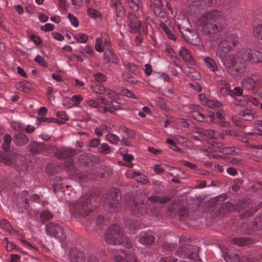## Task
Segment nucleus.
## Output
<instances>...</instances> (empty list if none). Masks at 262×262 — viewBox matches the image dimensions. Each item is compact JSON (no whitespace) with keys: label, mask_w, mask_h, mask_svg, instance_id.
I'll return each instance as SVG.
<instances>
[{"label":"nucleus","mask_w":262,"mask_h":262,"mask_svg":"<svg viewBox=\"0 0 262 262\" xmlns=\"http://www.w3.org/2000/svg\"><path fill=\"white\" fill-rule=\"evenodd\" d=\"M93 76L95 80L99 83L103 82L106 80V76L100 72H97L94 74Z\"/></svg>","instance_id":"nucleus-44"},{"label":"nucleus","mask_w":262,"mask_h":262,"mask_svg":"<svg viewBox=\"0 0 262 262\" xmlns=\"http://www.w3.org/2000/svg\"><path fill=\"white\" fill-rule=\"evenodd\" d=\"M233 242L239 246H245L249 243L246 238H235L233 239Z\"/></svg>","instance_id":"nucleus-50"},{"label":"nucleus","mask_w":262,"mask_h":262,"mask_svg":"<svg viewBox=\"0 0 262 262\" xmlns=\"http://www.w3.org/2000/svg\"><path fill=\"white\" fill-rule=\"evenodd\" d=\"M234 148L233 147H225L224 146L223 149L222 150V153L224 154H231L234 151Z\"/></svg>","instance_id":"nucleus-59"},{"label":"nucleus","mask_w":262,"mask_h":262,"mask_svg":"<svg viewBox=\"0 0 262 262\" xmlns=\"http://www.w3.org/2000/svg\"><path fill=\"white\" fill-rule=\"evenodd\" d=\"M145 74L147 76H149L150 75H151L152 72L151 66L149 63H146L145 65Z\"/></svg>","instance_id":"nucleus-63"},{"label":"nucleus","mask_w":262,"mask_h":262,"mask_svg":"<svg viewBox=\"0 0 262 262\" xmlns=\"http://www.w3.org/2000/svg\"><path fill=\"white\" fill-rule=\"evenodd\" d=\"M70 99L73 102V105H77L82 100L83 98L81 95H76L73 96Z\"/></svg>","instance_id":"nucleus-52"},{"label":"nucleus","mask_w":262,"mask_h":262,"mask_svg":"<svg viewBox=\"0 0 262 262\" xmlns=\"http://www.w3.org/2000/svg\"><path fill=\"white\" fill-rule=\"evenodd\" d=\"M253 34L257 39L262 40V24H258L253 27Z\"/></svg>","instance_id":"nucleus-33"},{"label":"nucleus","mask_w":262,"mask_h":262,"mask_svg":"<svg viewBox=\"0 0 262 262\" xmlns=\"http://www.w3.org/2000/svg\"><path fill=\"white\" fill-rule=\"evenodd\" d=\"M70 257L72 262H85L84 253L76 248L71 249Z\"/></svg>","instance_id":"nucleus-14"},{"label":"nucleus","mask_w":262,"mask_h":262,"mask_svg":"<svg viewBox=\"0 0 262 262\" xmlns=\"http://www.w3.org/2000/svg\"><path fill=\"white\" fill-rule=\"evenodd\" d=\"M119 192L117 190H114L106 195V203L108 204L111 208H112L111 211L117 212L120 208V204L118 202Z\"/></svg>","instance_id":"nucleus-11"},{"label":"nucleus","mask_w":262,"mask_h":262,"mask_svg":"<svg viewBox=\"0 0 262 262\" xmlns=\"http://www.w3.org/2000/svg\"><path fill=\"white\" fill-rule=\"evenodd\" d=\"M196 23L206 34L218 33L227 25V20L222 12L216 10L204 13Z\"/></svg>","instance_id":"nucleus-1"},{"label":"nucleus","mask_w":262,"mask_h":262,"mask_svg":"<svg viewBox=\"0 0 262 262\" xmlns=\"http://www.w3.org/2000/svg\"><path fill=\"white\" fill-rule=\"evenodd\" d=\"M220 84L223 85L221 89V92L224 94H228L233 97L234 96H241L243 94V90L239 86H236L232 90H230V85L226 81L221 80Z\"/></svg>","instance_id":"nucleus-12"},{"label":"nucleus","mask_w":262,"mask_h":262,"mask_svg":"<svg viewBox=\"0 0 262 262\" xmlns=\"http://www.w3.org/2000/svg\"><path fill=\"white\" fill-rule=\"evenodd\" d=\"M11 127L16 131H21L23 129V126L21 124L17 121H12L10 123Z\"/></svg>","instance_id":"nucleus-49"},{"label":"nucleus","mask_w":262,"mask_h":262,"mask_svg":"<svg viewBox=\"0 0 262 262\" xmlns=\"http://www.w3.org/2000/svg\"><path fill=\"white\" fill-rule=\"evenodd\" d=\"M90 89L94 93L100 95H104L105 91V87L101 84L91 85Z\"/></svg>","instance_id":"nucleus-35"},{"label":"nucleus","mask_w":262,"mask_h":262,"mask_svg":"<svg viewBox=\"0 0 262 262\" xmlns=\"http://www.w3.org/2000/svg\"><path fill=\"white\" fill-rule=\"evenodd\" d=\"M56 116L58 119H53L52 121L59 124H64L65 121L69 119V117L64 111H58L56 113Z\"/></svg>","instance_id":"nucleus-23"},{"label":"nucleus","mask_w":262,"mask_h":262,"mask_svg":"<svg viewBox=\"0 0 262 262\" xmlns=\"http://www.w3.org/2000/svg\"><path fill=\"white\" fill-rule=\"evenodd\" d=\"M113 5L116 7V14L117 19L119 20H121L125 13V9L123 6L119 1H116L114 2Z\"/></svg>","instance_id":"nucleus-24"},{"label":"nucleus","mask_w":262,"mask_h":262,"mask_svg":"<svg viewBox=\"0 0 262 262\" xmlns=\"http://www.w3.org/2000/svg\"><path fill=\"white\" fill-rule=\"evenodd\" d=\"M29 139L25 135L16 134L14 137V142L17 145H23L28 143Z\"/></svg>","instance_id":"nucleus-25"},{"label":"nucleus","mask_w":262,"mask_h":262,"mask_svg":"<svg viewBox=\"0 0 262 262\" xmlns=\"http://www.w3.org/2000/svg\"><path fill=\"white\" fill-rule=\"evenodd\" d=\"M69 59L71 61H76L78 62H82L83 61V58L81 57H80L77 55L73 54L69 57Z\"/></svg>","instance_id":"nucleus-62"},{"label":"nucleus","mask_w":262,"mask_h":262,"mask_svg":"<svg viewBox=\"0 0 262 262\" xmlns=\"http://www.w3.org/2000/svg\"><path fill=\"white\" fill-rule=\"evenodd\" d=\"M54 25L51 23H47L45 25L42 26L40 28L41 30L45 32L52 31L54 29Z\"/></svg>","instance_id":"nucleus-54"},{"label":"nucleus","mask_w":262,"mask_h":262,"mask_svg":"<svg viewBox=\"0 0 262 262\" xmlns=\"http://www.w3.org/2000/svg\"><path fill=\"white\" fill-rule=\"evenodd\" d=\"M109 42L103 36L97 38L95 42V49L98 52H102L104 50V46L108 45Z\"/></svg>","instance_id":"nucleus-22"},{"label":"nucleus","mask_w":262,"mask_h":262,"mask_svg":"<svg viewBox=\"0 0 262 262\" xmlns=\"http://www.w3.org/2000/svg\"><path fill=\"white\" fill-rule=\"evenodd\" d=\"M53 215L49 211L43 210L41 211L40 214V217L41 220H50L53 218Z\"/></svg>","instance_id":"nucleus-47"},{"label":"nucleus","mask_w":262,"mask_h":262,"mask_svg":"<svg viewBox=\"0 0 262 262\" xmlns=\"http://www.w3.org/2000/svg\"><path fill=\"white\" fill-rule=\"evenodd\" d=\"M98 151L103 154H108L111 152V147L107 144L103 143L98 148Z\"/></svg>","instance_id":"nucleus-41"},{"label":"nucleus","mask_w":262,"mask_h":262,"mask_svg":"<svg viewBox=\"0 0 262 262\" xmlns=\"http://www.w3.org/2000/svg\"><path fill=\"white\" fill-rule=\"evenodd\" d=\"M52 35L53 37L57 40L62 41L64 39L63 36L59 33L56 32H53L52 33Z\"/></svg>","instance_id":"nucleus-61"},{"label":"nucleus","mask_w":262,"mask_h":262,"mask_svg":"<svg viewBox=\"0 0 262 262\" xmlns=\"http://www.w3.org/2000/svg\"><path fill=\"white\" fill-rule=\"evenodd\" d=\"M104 95H106L111 99H114L117 97L116 93L110 89H105Z\"/></svg>","instance_id":"nucleus-55"},{"label":"nucleus","mask_w":262,"mask_h":262,"mask_svg":"<svg viewBox=\"0 0 262 262\" xmlns=\"http://www.w3.org/2000/svg\"><path fill=\"white\" fill-rule=\"evenodd\" d=\"M53 119V118L45 117L44 116H38L37 118V120L39 122H53V121H52V119Z\"/></svg>","instance_id":"nucleus-60"},{"label":"nucleus","mask_w":262,"mask_h":262,"mask_svg":"<svg viewBox=\"0 0 262 262\" xmlns=\"http://www.w3.org/2000/svg\"><path fill=\"white\" fill-rule=\"evenodd\" d=\"M191 117L196 121L201 122H205L210 124L212 123H218V120L216 118V113L210 112L207 116H205L203 113L199 111H192L189 113Z\"/></svg>","instance_id":"nucleus-8"},{"label":"nucleus","mask_w":262,"mask_h":262,"mask_svg":"<svg viewBox=\"0 0 262 262\" xmlns=\"http://www.w3.org/2000/svg\"><path fill=\"white\" fill-rule=\"evenodd\" d=\"M206 67L211 71L215 72L218 70L217 66L215 61L210 57H204L203 59Z\"/></svg>","instance_id":"nucleus-21"},{"label":"nucleus","mask_w":262,"mask_h":262,"mask_svg":"<svg viewBox=\"0 0 262 262\" xmlns=\"http://www.w3.org/2000/svg\"><path fill=\"white\" fill-rule=\"evenodd\" d=\"M84 53H86L90 55H92L94 53V50L92 47L89 46H86L82 51H81L82 54H84Z\"/></svg>","instance_id":"nucleus-58"},{"label":"nucleus","mask_w":262,"mask_h":262,"mask_svg":"<svg viewBox=\"0 0 262 262\" xmlns=\"http://www.w3.org/2000/svg\"><path fill=\"white\" fill-rule=\"evenodd\" d=\"M11 141V137L8 134H6L4 137V143L2 147L4 150H8L10 148V144Z\"/></svg>","instance_id":"nucleus-40"},{"label":"nucleus","mask_w":262,"mask_h":262,"mask_svg":"<svg viewBox=\"0 0 262 262\" xmlns=\"http://www.w3.org/2000/svg\"><path fill=\"white\" fill-rule=\"evenodd\" d=\"M241 56H243L244 62H248L252 64L262 62V52L254 49H242Z\"/></svg>","instance_id":"nucleus-4"},{"label":"nucleus","mask_w":262,"mask_h":262,"mask_svg":"<svg viewBox=\"0 0 262 262\" xmlns=\"http://www.w3.org/2000/svg\"><path fill=\"white\" fill-rule=\"evenodd\" d=\"M141 174L138 171L129 170L126 172V176L128 178H134L135 177L139 176Z\"/></svg>","instance_id":"nucleus-57"},{"label":"nucleus","mask_w":262,"mask_h":262,"mask_svg":"<svg viewBox=\"0 0 262 262\" xmlns=\"http://www.w3.org/2000/svg\"><path fill=\"white\" fill-rule=\"evenodd\" d=\"M150 9L156 15H160L162 12L163 5L161 0H150Z\"/></svg>","instance_id":"nucleus-18"},{"label":"nucleus","mask_w":262,"mask_h":262,"mask_svg":"<svg viewBox=\"0 0 262 262\" xmlns=\"http://www.w3.org/2000/svg\"><path fill=\"white\" fill-rule=\"evenodd\" d=\"M127 4L129 8L134 11H139L142 6V4L140 0H129Z\"/></svg>","instance_id":"nucleus-34"},{"label":"nucleus","mask_w":262,"mask_h":262,"mask_svg":"<svg viewBox=\"0 0 262 262\" xmlns=\"http://www.w3.org/2000/svg\"><path fill=\"white\" fill-rule=\"evenodd\" d=\"M86 103L91 107L96 108L100 112L105 113L106 111H110V108H106L105 106L99 105L98 101L95 99H88L86 101Z\"/></svg>","instance_id":"nucleus-19"},{"label":"nucleus","mask_w":262,"mask_h":262,"mask_svg":"<svg viewBox=\"0 0 262 262\" xmlns=\"http://www.w3.org/2000/svg\"><path fill=\"white\" fill-rule=\"evenodd\" d=\"M242 49L235 53H232L221 58L224 66L228 68L234 66L238 62H244L243 56H241Z\"/></svg>","instance_id":"nucleus-9"},{"label":"nucleus","mask_w":262,"mask_h":262,"mask_svg":"<svg viewBox=\"0 0 262 262\" xmlns=\"http://www.w3.org/2000/svg\"><path fill=\"white\" fill-rule=\"evenodd\" d=\"M120 129L128 137L134 138L136 136L135 132L129 128H126L124 126L120 127Z\"/></svg>","instance_id":"nucleus-45"},{"label":"nucleus","mask_w":262,"mask_h":262,"mask_svg":"<svg viewBox=\"0 0 262 262\" xmlns=\"http://www.w3.org/2000/svg\"><path fill=\"white\" fill-rule=\"evenodd\" d=\"M242 86L248 90L259 89L262 87V78L252 75L244 78Z\"/></svg>","instance_id":"nucleus-7"},{"label":"nucleus","mask_w":262,"mask_h":262,"mask_svg":"<svg viewBox=\"0 0 262 262\" xmlns=\"http://www.w3.org/2000/svg\"><path fill=\"white\" fill-rule=\"evenodd\" d=\"M203 136L210 139H215L216 138L215 132L211 129H204Z\"/></svg>","instance_id":"nucleus-46"},{"label":"nucleus","mask_w":262,"mask_h":262,"mask_svg":"<svg viewBox=\"0 0 262 262\" xmlns=\"http://www.w3.org/2000/svg\"><path fill=\"white\" fill-rule=\"evenodd\" d=\"M125 67L130 72L136 73L138 71V67L136 65L133 63H127L125 64Z\"/></svg>","instance_id":"nucleus-51"},{"label":"nucleus","mask_w":262,"mask_h":262,"mask_svg":"<svg viewBox=\"0 0 262 262\" xmlns=\"http://www.w3.org/2000/svg\"><path fill=\"white\" fill-rule=\"evenodd\" d=\"M120 94L121 95H123V96H126V97H127L128 98H134V99H138V97L136 96L133 93V92L126 89H122L120 92Z\"/></svg>","instance_id":"nucleus-42"},{"label":"nucleus","mask_w":262,"mask_h":262,"mask_svg":"<svg viewBox=\"0 0 262 262\" xmlns=\"http://www.w3.org/2000/svg\"><path fill=\"white\" fill-rule=\"evenodd\" d=\"M148 200L152 203L164 204L168 202L170 199L167 196L162 198L158 195H152L148 198Z\"/></svg>","instance_id":"nucleus-26"},{"label":"nucleus","mask_w":262,"mask_h":262,"mask_svg":"<svg viewBox=\"0 0 262 262\" xmlns=\"http://www.w3.org/2000/svg\"><path fill=\"white\" fill-rule=\"evenodd\" d=\"M205 105H207L211 108H216L219 107L221 104L219 101L208 100Z\"/></svg>","instance_id":"nucleus-48"},{"label":"nucleus","mask_w":262,"mask_h":262,"mask_svg":"<svg viewBox=\"0 0 262 262\" xmlns=\"http://www.w3.org/2000/svg\"><path fill=\"white\" fill-rule=\"evenodd\" d=\"M146 211L145 205L142 203H135L132 207V212L136 215H142Z\"/></svg>","instance_id":"nucleus-20"},{"label":"nucleus","mask_w":262,"mask_h":262,"mask_svg":"<svg viewBox=\"0 0 262 262\" xmlns=\"http://www.w3.org/2000/svg\"><path fill=\"white\" fill-rule=\"evenodd\" d=\"M34 61L42 67L47 68L48 63L45 58L39 55H37L34 58Z\"/></svg>","instance_id":"nucleus-43"},{"label":"nucleus","mask_w":262,"mask_h":262,"mask_svg":"<svg viewBox=\"0 0 262 262\" xmlns=\"http://www.w3.org/2000/svg\"><path fill=\"white\" fill-rule=\"evenodd\" d=\"M0 162L7 165H13L18 171H25L28 168V164L25 157L16 154L6 155L4 151L0 152Z\"/></svg>","instance_id":"nucleus-3"},{"label":"nucleus","mask_w":262,"mask_h":262,"mask_svg":"<svg viewBox=\"0 0 262 262\" xmlns=\"http://www.w3.org/2000/svg\"><path fill=\"white\" fill-rule=\"evenodd\" d=\"M105 240L107 244L111 245L122 244L127 248L132 247L131 241L128 238H123L120 227L117 225H112L107 229L105 234Z\"/></svg>","instance_id":"nucleus-2"},{"label":"nucleus","mask_w":262,"mask_h":262,"mask_svg":"<svg viewBox=\"0 0 262 262\" xmlns=\"http://www.w3.org/2000/svg\"><path fill=\"white\" fill-rule=\"evenodd\" d=\"M0 227L4 230L9 232L11 233H16V231L14 230L10 224L6 220L2 219L0 220Z\"/></svg>","instance_id":"nucleus-27"},{"label":"nucleus","mask_w":262,"mask_h":262,"mask_svg":"<svg viewBox=\"0 0 262 262\" xmlns=\"http://www.w3.org/2000/svg\"><path fill=\"white\" fill-rule=\"evenodd\" d=\"M30 146V151L34 154H38L41 149L45 148L43 144H39L35 142L32 143Z\"/></svg>","instance_id":"nucleus-32"},{"label":"nucleus","mask_w":262,"mask_h":262,"mask_svg":"<svg viewBox=\"0 0 262 262\" xmlns=\"http://www.w3.org/2000/svg\"><path fill=\"white\" fill-rule=\"evenodd\" d=\"M232 47H235L239 41L238 37L235 34H231L225 37Z\"/></svg>","instance_id":"nucleus-39"},{"label":"nucleus","mask_w":262,"mask_h":262,"mask_svg":"<svg viewBox=\"0 0 262 262\" xmlns=\"http://www.w3.org/2000/svg\"><path fill=\"white\" fill-rule=\"evenodd\" d=\"M232 48L231 43L225 37L221 41L218 46L216 54L220 58H223Z\"/></svg>","instance_id":"nucleus-13"},{"label":"nucleus","mask_w":262,"mask_h":262,"mask_svg":"<svg viewBox=\"0 0 262 262\" xmlns=\"http://www.w3.org/2000/svg\"><path fill=\"white\" fill-rule=\"evenodd\" d=\"M73 38L77 42L85 43L88 39V36L84 33H78L73 35Z\"/></svg>","instance_id":"nucleus-38"},{"label":"nucleus","mask_w":262,"mask_h":262,"mask_svg":"<svg viewBox=\"0 0 262 262\" xmlns=\"http://www.w3.org/2000/svg\"><path fill=\"white\" fill-rule=\"evenodd\" d=\"M179 55L184 61L190 63L191 65L194 64L191 54L186 48L181 47L179 51Z\"/></svg>","instance_id":"nucleus-16"},{"label":"nucleus","mask_w":262,"mask_h":262,"mask_svg":"<svg viewBox=\"0 0 262 262\" xmlns=\"http://www.w3.org/2000/svg\"><path fill=\"white\" fill-rule=\"evenodd\" d=\"M124 79L130 83H136L137 80L132 77L129 74H126L123 75Z\"/></svg>","instance_id":"nucleus-56"},{"label":"nucleus","mask_w":262,"mask_h":262,"mask_svg":"<svg viewBox=\"0 0 262 262\" xmlns=\"http://www.w3.org/2000/svg\"><path fill=\"white\" fill-rule=\"evenodd\" d=\"M112 256L116 262H139L137 257L133 254H126L124 250H113Z\"/></svg>","instance_id":"nucleus-10"},{"label":"nucleus","mask_w":262,"mask_h":262,"mask_svg":"<svg viewBox=\"0 0 262 262\" xmlns=\"http://www.w3.org/2000/svg\"><path fill=\"white\" fill-rule=\"evenodd\" d=\"M130 22L129 23V31L132 33H137L141 26V22L134 15H130L129 17Z\"/></svg>","instance_id":"nucleus-17"},{"label":"nucleus","mask_w":262,"mask_h":262,"mask_svg":"<svg viewBox=\"0 0 262 262\" xmlns=\"http://www.w3.org/2000/svg\"><path fill=\"white\" fill-rule=\"evenodd\" d=\"M198 247L191 245H187L179 248L177 251V255L182 258H187L193 260H198L199 258Z\"/></svg>","instance_id":"nucleus-6"},{"label":"nucleus","mask_w":262,"mask_h":262,"mask_svg":"<svg viewBox=\"0 0 262 262\" xmlns=\"http://www.w3.org/2000/svg\"><path fill=\"white\" fill-rule=\"evenodd\" d=\"M47 232L51 236L58 238L61 242L66 238V230L59 225L50 223L46 226Z\"/></svg>","instance_id":"nucleus-5"},{"label":"nucleus","mask_w":262,"mask_h":262,"mask_svg":"<svg viewBox=\"0 0 262 262\" xmlns=\"http://www.w3.org/2000/svg\"><path fill=\"white\" fill-rule=\"evenodd\" d=\"M161 27L163 30L164 31L165 34L167 35V37L171 40H176L177 37L174 34L172 31L173 29L169 28L167 26H166L165 24L162 23L161 25Z\"/></svg>","instance_id":"nucleus-29"},{"label":"nucleus","mask_w":262,"mask_h":262,"mask_svg":"<svg viewBox=\"0 0 262 262\" xmlns=\"http://www.w3.org/2000/svg\"><path fill=\"white\" fill-rule=\"evenodd\" d=\"M74 151L71 149L61 148L58 150V154L60 153V155H58L60 158H65L67 157L70 156Z\"/></svg>","instance_id":"nucleus-37"},{"label":"nucleus","mask_w":262,"mask_h":262,"mask_svg":"<svg viewBox=\"0 0 262 262\" xmlns=\"http://www.w3.org/2000/svg\"><path fill=\"white\" fill-rule=\"evenodd\" d=\"M139 238L140 243L145 246L150 245L155 241V237L151 232H142Z\"/></svg>","instance_id":"nucleus-15"},{"label":"nucleus","mask_w":262,"mask_h":262,"mask_svg":"<svg viewBox=\"0 0 262 262\" xmlns=\"http://www.w3.org/2000/svg\"><path fill=\"white\" fill-rule=\"evenodd\" d=\"M105 139L107 141L113 145H117L120 141L119 137L111 132L105 135Z\"/></svg>","instance_id":"nucleus-28"},{"label":"nucleus","mask_w":262,"mask_h":262,"mask_svg":"<svg viewBox=\"0 0 262 262\" xmlns=\"http://www.w3.org/2000/svg\"><path fill=\"white\" fill-rule=\"evenodd\" d=\"M68 17L70 19L71 24L74 27H77L78 26L79 22L75 16L71 13L68 14Z\"/></svg>","instance_id":"nucleus-53"},{"label":"nucleus","mask_w":262,"mask_h":262,"mask_svg":"<svg viewBox=\"0 0 262 262\" xmlns=\"http://www.w3.org/2000/svg\"><path fill=\"white\" fill-rule=\"evenodd\" d=\"M31 40L36 45H40L41 43V40L40 38L35 35H32L30 36Z\"/></svg>","instance_id":"nucleus-64"},{"label":"nucleus","mask_w":262,"mask_h":262,"mask_svg":"<svg viewBox=\"0 0 262 262\" xmlns=\"http://www.w3.org/2000/svg\"><path fill=\"white\" fill-rule=\"evenodd\" d=\"M241 115L244 120L251 121L254 118V113L249 109H245L241 112Z\"/></svg>","instance_id":"nucleus-31"},{"label":"nucleus","mask_w":262,"mask_h":262,"mask_svg":"<svg viewBox=\"0 0 262 262\" xmlns=\"http://www.w3.org/2000/svg\"><path fill=\"white\" fill-rule=\"evenodd\" d=\"M87 13L90 17L94 19L102 18V15L101 13L95 9L89 8L87 9Z\"/></svg>","instance_id":"nucleus-36"},{"label":"nucleus","mask_w":262,"mask_h":262,"mask_svg":"<svg viewBox=\"0 0 262 262\" xmlns=\"http://www.w3.org/2000/svg\"><path fill=\"white\" fill-rule=\"evenodd\" d=\"M106 108H110V111H106V112H110L113 113L115 110H123L122 106L116 101H110L108 106H105Z\"/></svg>","instance_id":"nucleus-30"}]
</instances>
